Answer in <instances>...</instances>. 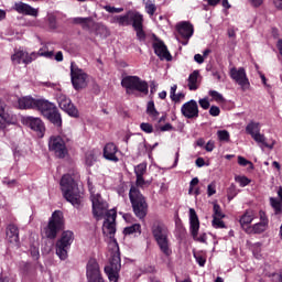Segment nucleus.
I'll return each instance as SVG.
<instances>
[{
    "instance_id": "nucleus-52",
    "label": "nucleus",
    "mask_w": 282,
    "mask_h": 282,
    "mask_svg": "<svg viewBox=\"0 0 282 282\" xmlns=\"http://www.w3.org/2000/svg\"><path fill=\"white\" fill-rule=\"evenodd\" d=\"M140 129L144 131V133H153V126L151 123H141Z\"/></svg>"
},
{
    "instance_id": "nucleus-64",
    "label": "nucleus",
    "mask_w": 282,
    "mask_h": 282,
    "mask_svg": "<svg viewBox=\"0 0 282 282\" xmlns=\"http://www.w3.org/2000/svg\"><path fill=\"white\" fill-rule=\"evenodd\" d=\"M276 47H278L279 54L282 56V37L278 40Z\"/></svg>"
},
{
    "instance_id": "nucleus-17",
    "label": "nucleus",
    "mask_w": 282,
    "mask_h": 282,
    "mask_svg": "<svg viewBox=\"0 0 282 282\" xmlns=\"http://www.w3.org/2000/svg\"><path fill=\"white\" fill-rule=\"evenodd\" d=\"M181 113L182 116H184V118H187L188 120H193L194 118H199V106L197 105V101L192 99L185 102L181 107Z\"/></svg>"
},
{
    "instance_id": "nucleus-11",
    "label": "nucleus",
    "mask_w": 282,
    "mask_h": 282,
    "mask_svg": "<svg viewBox=\"0 0 282 282\" xmlns=\"http://www.w3.org/2000/svg\"><path fill=\"white\" fill-rule=\"evenodd\" d=\"M142 14L138 11H128L124 15H115L111 18L110 23H117L122 28H127L132 25L133 23H138Z\"/></svg>"
},
{
    "instance_id": "nucleus-46",
    "label": "nucleus",
    "mask_w": 282,
    "mask_h": 282,
    "mask_svg": "<svg viewBox=\"0 0 282 282\" xmlns=\"http://www.w3.org/2000/svg\"><path fill=\"white\" fill-rule=\"evenodd\" d=\"M104 10H106V12H109L110 14H120V12H124L123 8H116L111 6H104Z\"/></svg>"
},
{
    "instance_id": "nucleus-4",
    "label": "nucleus",
    "mask_w": 282,
    "mask_h": 282,
    "mask_svg": "<svg viewBox=\"0 0 282 282\" xmlns=\"http://www.w3.org/2000/svg\"><path fill=\"white\" fill-rule=\"evenodd\" d=\"M129 198L135 217H138V219H144V217H147V213H149V205L147 204V199L142 193H140V189L132 186L129 192Z\"/></svg>"
},
{
    "instance_id": "nucleus-43",
    "label": "nucleus",
    "mask_w": 282,
    "mask_h": 282,
    "mask_svg": "<svg viewBox=\"0 0 282 282\" xmlns=\"http://www.w3.org/2000/svg\"><path fill=\"white\" fill-rule=\"evenodd\" d=\"M134 173L137 177H143L147 173V163H141L134 167Z\"/></svg>"
},
{
    "instance_id": "nucleus-2",
    "label": "nucleus",
    "mask_w": 282,
    "mask_h": 282,
    "mask_svg": "<svg viewBox=\"0 0 282 282\" xmlns=\"http://www.w3.org/2000/svg\"><path fill=\"white\" fill-rule=\"evenodd\" d=\"M61 191L63 193V197L66 202H69L73 206L78 207L79 204L83 202V194L78 188V184L72 177V175L66 174L61 180Z\"/></svg>"
},
{
    "instance_id": "nucleus-33",
    "label": "nucleus",
    "mask_w": 282,
    "mask_h": 282,
    "mask_svg": "<svg viewBox=\"0 0 282 282\" xmlns=\"http://www.w3.org/2000/svg\"><path fill=\"white\" fill-rule=\"evenodd\" d=\"M142 23H144V18L141 15L137 23H133L134 31L137 32V37L139 41H145L147 34L142 29Z\"/></svg>"
},
{
    "instance_id": "nucleus-62",
    "label": "nucleus",
    "mask_w": 282,
    "mask_h": 282,
    "mask_svg": "<svg viewBox=\"0 0 282 282\" xmlns=\"http://www.w3.org/2000/svg\"><path fill=\"white\" fill-rule=\"evenodd\" d=\"M194 61L198 63V65H202V63H204V56H202V54H196Z\"/></svg>"
},
{
    "instance_id": "nucleus-63",
    "label": "nucleus",
    "mask_w": 282,
    "mask_h": 282,
    "mask_svg": "<svg viewBox=\"0 0 282 282\" xmlns=\"http://www.w3.org/2000/svg\"><path fill=\"white\" fill-rule=\"evenodd\" d=\"M273 6L276 10H282V0H273Z\"/></svg>"
},
{
    "instance_id": "nucleus-24",
    "label": "nucleus",
    "mask_w": 282,
    "mask_h": 282,
    "mask_svg": "<svg viewBox=\"0 0 282 282\" xmlns=\"http://www.w3.org/2000/svg\"><path fill=\"white\" fill-rule=\"evenodd\" d=\"M6 109H8V105H6V101H3V99H0L1 120H4V122H8V124H17V116L8 112Z\"/></svg>"
},
{
    "instance_id": "nucleus-36",
    "label": "nucleus",
    "mask_w": 282,
    "mask_h": 282,
    "mask_svg": "<svg viewBox=\"0 0 282 282\" xmlns=\"http://www.w3.org/2000/svg\"><path fill=\"white\" fill-rule=\"evenodd\" d=\"M91 18H74L73 23L75 25H82L84 30H89V23H91Z\"/></svg>"
},
{
    "instance_id": "nucleus-44",
    "label": "nucleus",
    "mask_w": 282,
    "mask_h": 282,
    "mask_svg": "<svg viewBox=\"0 0 282 282\" xmlns=\"http://www.w3.org/2000/svg\"><path fill=\"white\" fill-rule=\"evenodd\" d=\"M155 10H158V7H155V3L151 0H147L145 2V12L150 14V17H153L155 14Z\"/></svg>"
},
{
    "instance_id": "nucleus-29",
    "label": "nucleus",
    "mask_w": 282,
    "mask_h": 282,
    "mask_svg": "<svg viewBox=\"0 0 282 282\" xmlns=\"http://www.w3.org/2000/svg\"><path fill=\"white\" fill-rule=\"evenodd\" d=\"M7 239L10 243H19V228L17 225H9L7 227Z\"/></svg>"
},
{
    "instance_id": "nucleus-50",
    "label": "nucleus",
    "mask_w": 282,
    "mask_h": 282,
    "mask_svg": "<svg viewBox=\"0 0 282 282\" xmlns=\"http://www.w3.org/2000/svg\"><path fill=\"white\" fill-rule=\"evenodd\" d=\"M224 218L213 217V227L214 228H226V225L224 224Z\"/></svg>"
},
{
    "instance_id": "nucleus-25",
    "label": "nucleus",
    "mask_w": 282,
    "mask_h": 282,
    "mask_svg": "<svg viewBox=\"0 0 282 282\" xmlns=\"http://www.w3.org/2000/svg\"><path fill=\"white\" fill-rule=\"evenodd\" d=\"M118 147L113 143H108L104 148V158L106 160H109L110 162H119L120 159H118Z\"/></svg>"
},
{
    "instance_id": "nucleus-22",
    "label": "nucleus",
    "mask_w": 282,
    "mask_h": 282,
    "mask_svg": "<svg viewBox=\"0 0 282 282\" xmlns=\"http://www.w3.org/2000/svg\"><path fill=\"white\" fill-rule=\"evenodd\" d=\"M153 50H154V53L156 54V56H159V58H161V61H171L172 59L171 53L169 52V48L166 47L164 42L159 41V40L154 41Z\"/></svg>"
},
{
    "instance_id": "nucleus-56",
    "label": "nucleus",
    "mask_w": 282,
    "mask_h": 282,
    "mask_svg": "<svg viewBox=\"0 0 282 282\" xmlns=\"http://www.w3.org/2000/svg\"><path fill=\"white\" fill-rule=\"evenodd\" d=\"M97 34H109V29L102 24H97Z\"/></svg>"
},
{
    "instance_id": "nucleus-5",
    "label": "nucleus",
    "mask_w": 282,
    "mask_h": 282,
    "mask_svg": "<svg viewBox=\"0 0 282 282\" xmlns=\"http://www.w3.org/2000/svg\"><path fill=\"white\" fill-rule=\"evenodd\" d=\"M39 56H44V58H54V51H50L47 46L40 48L37 53H31L24 51H17L11 59L17 65H21V63H24V65H29V63H32V61H36Z\"/></svg>"
},
{
    "instance_id": "nucleus-23",
    "label": "nucleus",
    "mask_w": 282,
    "mask_h": 282,
    "mask_svg": "<svg viewBox=\"0 0 282 282\" xmlns=\"http://www.w3.org/2000/svg\"><path fill=\"white\" fill-rule=\"evenodd\" d=\"M56 108V106L45 99H36L35 101V109H37V111H41L42 116H44V118L46 116H50V113Z\"/></svg>"
},
{
    "instance_id": "nucleus-58",
    "label": "nucleus",
    "mask_w": 282,
    "mask_h": 282,
    "mask_svg": "<svg viewBox=\"0 0 282 282\" xmlns=\"http://www.w3.org/2000/svg\"><path fill=\"white\" fill-rule=\"evenodd\" d=\"M31 257L36 261L40 257L39 247H31Z\"/></svg>"
},
{
    "instance_id": "nucleus-32",
    "label": "nucleus",
    "mask_w": 282,
    "mask_h": 282,
    "mask_svg": "<svg viewBox=\"0 0 282 282\" xmlns=\"http://www.w3.org/2000/svg\"><path fill=\"white\" fill-rule=\"evenodd\" d=\"M156 243L161 252L164 253L165 257H171V254H173V250L171 249V242L169 241V238H165L163 240H156Z\"/></svg>"
},
{
    "instance_id": "nucleus-53",
    "label": "nucleus",
    "mask_w": 282,
    "mask_h": 282,
    "mask_svg": "<svg viewBox=\"0 0 282 282\" xmlns=\"http://www.w3.org/2000/svg\"><path fill=\"white\" fill-rule=\"evenodd\" d=\"M238 164L240 166H251L252 167V162L248 161L246 158L243 156H238Z\"/></svg>"
},
{
    "instance_id": "nucleus-14",
    "label": "nucleus",
    "mask_w": 282,
    "mask_h": 282,
    "mask_svg": "<svg viewBox=\"0 0 282 282\" xmlns=\"http://www.w3.org/2000/svg\"><path fill=\"white\" fill-rule=\"evenodd\" d=\"M189 230L194 239L199 241L200 243H206V234H202L197 237L199 232V218L197 217V213L189 208Z\"/></svg>"
},
{
    "instance_id": "nucleus-13",
    "label": "nucleus",
    "mask_w": 282,
    "mask_h": 282,
    "mask_svg": "<svg viewBox=\"0 0 282 282\" xmlns=\"http://www.w3.org/2000/svg\"><path fill=\"white\" fill-rule=\"evenodd\" d=\"M230 78H232V80H235V83L241 87L242 91L250 89V80L246 74V68L232 67L230 69Z\"/></svg>"
},
{
    "instance_id": "nucleus-8",
    "label": "nucleus",
    "mask_w": 282,
    "mask_h": 282,
    "mask_svg": "<svg viewBox=\"0 0 282 282\" xmlns=\"http://www.w3.org/2000/svg\"><path fill=\"white\" fill-rule=\"evenodd\" d=\"M246 132L251 135L252 140L261 148L274 149V142L268 143L265 134L261 133V123L251 121L246 127Z\"/></svg>"
},
{
    "instance_id": "nucleus-59",
    "label": "nucleus",
    "mask_w": 282,
    "mask_h": 282,
    "mask_svg": "<svg viewBox=\"0 0 282 282\" xmlns=\"http://www.w3.org/2000/svg\"><path fill=\"white\" fill-rule=\"evenodd\" d=\"M184 98H185L184 93H178V94H175L173 97H171V99L174 102H180L181 100H184Z\"/></svg>"
},
{
    "instance_id": "nucleus-26",
    "label": "nucleus",
    "mask_w": 282,
    "mask_h": 282,
    "mask_svg": "<svg viewBox=\"0 0 282 282\" xmlns=\"http://www.w3.org/2000/svg\"><path fill=\"white\" fill-rule=\"evenodd\" d=\"M278 197L279 198L271 197L270 204H271V208H273L274 215H276L278 217H281V215H282V187H279V189H278Z\"/></svg>"
},
{
    "instance_id": "nucleus-3",
    "label": "nucleus",
    "mask_w": 282,
    "mask_h": 282,
    "mask_svg": "<svg viewBox=\"0 0 282 282\" xmlns=\"http://www.w3.org/2000/svg\"><path fill=\"white\" fill-rule=\"evenodd\" d=\"M89 191H90V199L93 204L94 217L98 221H100V219H104V217H106L105 221H108L109 214L111 212H115V209L108 210L109 205L107 204V202L102 200V196H100L99 193H96V189H94V187H89ZM115 215H117L116 212H115Z\"/></svg>"
},
{
    "instance_id": "nucleus-38",
    "label": "nucleus",
    "mask_w": 282,
    "mask_h": 282,
    "mask_svg": "<svg viewBox=\"0 0 282 282\" xmlns=\"http://www.w3.org/2000/svg\"><path fill=\"white\" fill-rule=\"evenodd\" d=\"M134 232H138L139 235L142 232V226H140V224H134L123 229V235H134Z\"/></svg>"
},
{
    "instance_id": "nucleus-48",
    "label": "nucleus",
    "mask_w": 282,
    "mask_h": 282,
    "mask_svg": "<svg viewBox=\"0 0 282 282\" xmlns=\"http://www.w3.org/2000/svg\"><path fill=\"white\" fill-rule=\"evenodd\" d=\"M209 96L213 98V100H215L216 102H224L225 99H224V95L223 94H219L218 91L216 90H210L209 91Z\"/></svg>"
},
{
    "instance_id": "nucleus-51",
    "label": "nucleus",
    "mask_w": 282,
    "mask_h": 282,
    "mask_svg": "<svg viewBox=\"0 0 282 282\" xmlns=\"http://www.w3.org/2000/svg\"><path fill=\"white\" fill-rule=\"evenodd\" d=\"M213 217H218V218H225L226 215L221 212V207L217 204H214V215Z\"/></svg>"
},
{
    "instance_id": "nucleus-47",
    "label": "nucleus",
    "mask_w": 282,
    "mask_h": 282,
    "mask_svg": "<svg viewBox=\"0 0 282 282\" xmlns=\"http://www.w3.org/2000/svg\"><path fill=\"white\" fill-rule=\"evenodd\" d=\"M235 182H237L239 184V186H241L242 188L245 186H248V184H250V180L246 176H235Z\"/></svg>"
},
{
    "instance_id": "nucleus-16",
    "label": "nucleus",
    "mask_w": 282,
    "mask_h": 282,
    "mask_svg": "<svg viewBox=\"0 0 282 282\" xmlns=\"http://www.w3.org/2000/svg\"><path fill=\"white\" fill-rule=\"evenodd\" d=\"M59 108L65 111L70 118H78L80 115L78 108L72 104V99L67 98L65 95H59L57 98Z\"/></svg>"
},
{
    "instance_id": "nucleus-1",
    "label": "nucleus",
    "mask_w": 282,
    "mask_h": 282,
    "mask_svg": "<svg viewBox=\"0 0 282 282\" xmlns=\"http://www.w3.org/2000/svg\"><path fill=\"white\" fill-rule=\"evenodd\" d=\"M102 234L105 241L108 243V250L113 254L110 264L105 268V272L110 282H118L120 268L122 267L120 264V256H118L120 247L116 240V212H110L108 214V220L104 221L102 225Z\"/></svg>"
},
{
    "instance_id": "nucleus-15",
    "label": "nucleus",
    "mask_w": 282,
    "mask_h": 282,
    "mask_svg": "<svg viewBox=\"0 0 282 282\" xmlns=\"http://www.w3.org/2000/svg\"><path fill=\"white\" fill-rule=\"evenodd\" d=\"M86 276L88 282H105L100 275V267L96 259H90L86 267Z\"/></svg>"
},
{
    "instance_id": "nucleus-40",
    "label": "nucleus",
    "mask_w": 282,
    "mask_h": 282,
    "mask_svg": "<svg viewBox=\"0 0 282 282\" xmlns=\"http://www.w3.org/2000/svg\"><path fill=\"white\" fill-rule=\"evenodd\" d=\"M28 155V150H24L22 147H15L13 150V156L17 160H21V158H25Z\"/></svg>"
},
{
    "instance_id": "nucleus-54",
    "label": "nucleus",
    "mask_w": 282,
    "mask_h": 282,
    "mask_svg": "<svg viewBox=\"0 0 282 282\" xmlns=\"http://www.w3.org/2000/svg\"><path fill=\"white\" fill-rule=\"evenodd\" d=\"M198 104L202 107V109H209L210 108V101H208V98L199 99Z\"/></svg>"
},
{
    "instance_id": "nucleus-9",
    "label": "nucleus",
    "mask_w": 282,
    "mask_h": 282,
    "mask_svg": "<svg viewBox=\"0 0 282 282\" xmlns=\"http://www.w3.org/2000/svg\"><path fill=\"white\" fill-rule=\"evenodd\" d=\"M70 80L74 89H85L89 83V76L73 62L70 63Z\"/></svg>"
},
{
    "instance_id": "nucleus-7",
    "label": "nucleus",
    "mask_w": 282,
    "mask_h": 282,
    "mask_svg": "<svg viewBox=\"0 0 282 282\" xmlns=\"http://www.w3.org/2000/svg\"><path fill=\"white\" fill-rule=\"evenodd\" d=\"M72 243H74V231H64L55 245L56 254L61 261L67 259V251L72 248Z\"/></svg>"
},
{
    "instance_id": "nucleus-57",
    "label": "nucleus",
    "mask_w": 282,
    "mask_h": 282,
    "mask_svg": "<svg viewBox=\"0 0 282 282\" xmlns=\"http://www.w3.org/2000/svg\"><path fill=\"white\" fill-rule=\"evenodd\" d=\"M209 113L214 117H217L219 116V113H221V110L217 106H212L209 109Z\"/></svg>"
},
{
    "instance_id": "nucleus-60",
    "label": "nucleus",
    "mask_w": 282,
    "mask_h": 282,
    "mask_svg": "<svg viewBox=\"0 0 282 282\" xmlns=\"http://www.w3.org/2000/svg\"><path fill=\"white\" fill-rule=\"evenodd\" d=\"M214 149H215V142L208 141L205 145V151H208V153H210L213 152Z\"/></svg>"
},
{
    "instance_id": "nucleus-21",
    "label": "nucleus",
    "mask_w": 282,
    "mask_h": 282,
    "mask_svg": "<svg viewBox=\"0 0 282 282\" xmlns=\"http://www.w3.org/2000/svg\"><path fill=\"white\" fill-rule=\"evenodd\" d=\"M152 235L155 241L169 239V228L160 221H155L152 226Z\"/></svg>"
},
{
    "instance_id": "nucleus-34",
    "label": "nucleus",
    "mask_w": 282,
    "mask_h": 282,
    "mask_svg": "<svg viewBox=\"0 0 282 282\" xmlns=\"http://www.w3.org/2000/svg\"><path fill=\"white\" fill-rule=\"evenodd\" d=\"M254 220V213L252 212H246L241 218H240V226L241 228H246L248 226H250V224H252V221Z\"/></svg>"
},
{
    "instance_id": "nucleus-20",
    "label": "nucleus",
    "mask_w": 282,
    "mask_h": 282,
    "mask_svg": "<svg viewBox=\"0 0 282 282\" xmlns=\"http://www.w3.org/2000/svg\"><path fill=\"white\" fill-rule=\"evenodd\" d=\"M13 10H15L18 14H24L26 17H39V9H34L32 6L25 2H15Z\"/></svg>"
},
{
    "instance_id": "nucleus-10",
    "label": "nucleus",
    "mask_w": 282,
    "mask_h": 282,
    "mask_svg": "<svg viewBox=\"0 0 282 282\" xmlns=\"http://www.w3.org/2000/svg\"><path fill=\"white\" fill-rule=\"evenodd\" d=\"M122 87L127 91H140L141 94H149V84L138 76H127L121 80Z\"/></svg>"
},
{
    "instance_id": "nucleus-37",
    "label": "nucleus",
    "mask_w": 282,
    "mask_h": 282,
    "mask_svg": "<svg viewBox=\"0 0 282 282\" xmlns=\"http://www.w3.org/2000/svg\"><path fill=\"white\" fill-rule=\"evenodd\" d=\"M147 113L150 116V118H153V120L158 119V116H160V112L155 109V102L149 101L147 106Z\"/></svg>"
},
{
    "instance_id": "nucleus-31",
    "label": "nucleus",
    "mask_w": 282,
    "mask_h": 282,
    "mask_svg": "<svg viewBox=\"0 0 282 282\" xmlns=\"http://www.w3.org/2000/svg\"><path fill=\"white\" fill-rule=\"evenodd\" d=\"M98 155H100V152H98L96 150H90V151L86 152L85 165L88 169L91 167L94 164H96V162H98Z\"/></svg>"
},
{
    "instance_id": "nucleus-35",
    "label": "nucleus",
    "mask_w": 282,
    "mask_h": 282,
    "mask_svg": "<svg viewBox=\"0 0 282 282\" xmlns=\"http://www.w3.org/2000/svg\"><path fill=\"white\" fill-rule=\"evenodd\" d=\"M197 78H199V72L194 70L188 77V89L195 91L199 86L197 85Z\"/></svg>"
},
{
    "instance_id": "nucleus-55",
    "label": "nucleus",
    "mask_w": 282,
    "mask_h": 282,
    "mask_svg": "<svg viewBox=\"0 0 282 282\" xmlns=\"http://www.w3.org/2000/svg\"><path fill=\"white\" fill-rule=\"evenodd\" d=\"M215 193H217L215 183H210V184L207 186V195H208V197H213V195H215Z\"/></svg>"
},
{
    "instance_id": "nucleus-12",
    "label": "nucleus",
    "mask_w": 282,
    "mask_h": 282,
    "mask_svg": "<svg viewBox=\"0 0 282 282\" xmlns=\"http://www.w3.org/2000/svg\"><path fill=\"white\" fill-rule=\"evenodd\" d=\"M48 149L53 151L57 158H65L67 155V143L61 135H52L48 141Z\"/></svg>"
},
{
    "instance_id": "nucleus-49",
    "label": "nucleus",
    "mask_w": 282,
    "mask_h": 282,
    "mask_svg": "<svg viewBox=\"0 0 282 282\" xmlns=\"http://www.w3.org/2000/svg\"><path fill=\"white\" fill-rule=\"evenodd\" d=\"M194 259L200 265V268H204L206 265V258L202 256V253L194 252Z\"/></svg>"
},
{
    "instance_id": "nucleus-19",
    "label": "nucleus",
    "mask_w": 282,
    "mask_h": 282,
    "mask_svg": "<svg viewBox=\"0 0 282 282\" xmlns=\"http://www.w3.org/2000/svg\"><path fill=\"white\" fill-rule=\"evenodd\" d=\"M24 122L32 131H35V133L39 135V138H43L45 134V123H43V120L41 118L36 117H26L24 119Z\"/></svg>"
},
{
    "instance_id": "nucleus-27",
    "label": "nucleus",
    "mask_w": 282,
    "mask_h": 282,
    "mask_svg": "<svg viewBox=\"0 0 282 282\" xmlns=\"http://www.w3.org/2000/svg\"><path fill=\"white\" fill-rule=\"evenodd\" d=\"M36 100L31 96H24L18 99V107L20 109H36Z\"/></svg>"
},
{
    "instance_id": "nucleus-6",
    "label": "nucleus",
    "mask_w": 282,
    "mask_h": 282,
    "mask_svg": "<svg viewBox=\"0 0 282 282\" xmlns=\"http://www.w3.org/2000/svg\"><path fill=\"white\" fill-rule=\"evenodd\" d=\"M65 226V219L63 218V212L55 210L52 214V217L48 220V224L44 229L42 230V235L46 237V239H54L58 236V232L63 230Z\"/></svg>"
},
{
    "instance_id": "nucleus-30",
    "label": "nucleus",
    "mask_w": 282,
    "mask_h": 282,
    "mask_svg": "<svg viewBox=\"0 0 282 282\" xmlns=\"http://www.w3.org/2000/svg\"><path fill=\"white\" fill-rule=\"evenodd\" d=\"M50 122L55 124V127H62L63 124V118H61V112H58V109L55 107L54 110L48 112V115L45 116Z\"/></svg>"
},
{
    "instance_id": "nucleus-45",
    "label": "nucleus",
    "mask_w": 282,
    "mask_h": 282,
    "mask_svg": "<svg viewBox=\"0 0 282 282\" xmlns=\"http://www.w3.org/2000/svg\"><path fill=\"white\" fill-rule=\"evenodd\" d=\"M135 184L139 188H148L151 186V181H144V176H137Z\"/></svg>"
},
{
    "instance_id": "nucleus-41",
    "label": "nucleus",
    "mask_w": 282,
    "mask_h": 282,
    "mask_svg": "<svg viewBox=\"0 0 282 282\" xmlns=\"http://www.w3.org/2000/svg\"><path fill=\"white\" fill-rule=\"evenodd\" d=\"M217 135L220 142H230V133L228 130H218Z\"/></svg>"
},
{
    "instance_id": "nucleus-61",
    "label": "nucleus",
    "mask_w": 282,
    "mask_h": 282,
    "mask_svg": "<svg viewBox=\"0 0 282 282\" xmlns=\"http://www.w3.org/2000/svg\"><path fill=\"white\" fill-rule=\"evenodd\" d=\"M250 4L253 6V8H259V6L263 4V0H248Z\"/></svg>"
},
{
    "instance_id": "nucleus-42",
    "label": "nucleus",
    "mask_w": 282,
    "mask_h": 282,
    "mask_svg": "<svg viewBox=\"0 0 282 282\" xmlns=\"http://www.w3.org/2000/svg\"><path fill=\"white\" fill-rule=\"evenodd\" d=\"M2 184L8 188H17V186H19V181L14 178L11 180V178L4 177L2 178Z\"/></svg>"
},
{
    "instance_id": "nucleus-18",
    "label": "nucleus",
    "mask_w": 282,
    "mask_h": 282,
    "mask_svg": "<svg viewBox=\"0 0 282 282\" xmlns=\"http://www.w3.org/2000/svg\"><path fill=\"white\" fill-rule=\"evenodd\" d=\"M259 218H260V221L254 224L252 227H248L246 229L247 232H253L254 235H261V232H265V230H268L270 220L268 219L265 212L260 210Z\"/></svg>"
},
{
    "instance_id": "nucleus-39",
    "label": "nucleus",
    "mask_w": 282,
    "mask_h": 282,
    "mask_svg": "<svg viewBox=\"0 0 282 282\" xmlns=\"http://www.w3.org/2000/svg\"><path fill=\"white\" fill-rule=\"evenodd\" d=\"M239 194V191L237 189V186L235 184H231L227 189V198L229 202H232L235 197Z\"/></svg>"
},
{
    "instance_id": "nucleus-28",
    "label": "nucleus",
    "mask_w": 282,
    "mask_h": 282,
    "mask_svg": "<svg viewBox=\"0 0 282 282\" xmlns=\"http://www.w3.org/2000/svg\"><path fill=\"white\" fill-rule=\"evenodd\" d=\"M178 33L183 39H191L194 33L193 24L188 22H183L177 25Z\"/></svg>"
}]
</instances>
